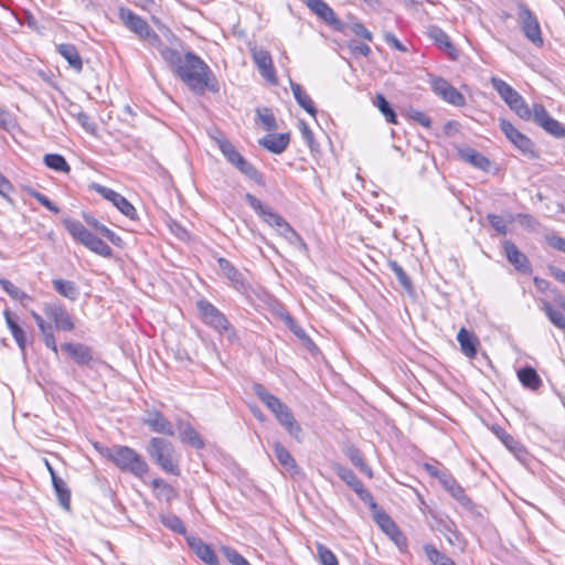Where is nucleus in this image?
Returning <instances> with one entry per match:
<instances>
[{
	"label": "nucleus",
	"mask_w": 565,
	"mask_h": 565,
	"mask_svg": "<svg viewBox=\"0 0 565 565\" xmlns=\"http://www.w3.org/2000/svg\"><path fill=\"white\" fill-rule=\"evenodd\" d=\"M160 55L192 92L203 94L205 90L212 93L220 90L214 73L195 53L190 51L182 56L179 51L162 46Z\"/></svg>",
	"instance_id": "f257e3e1"
},
{
	"label": "nucleus",
	"mask_w": 565,
	"mask_h": 565,
	"mask_svg": "<svg viewBox=\"0 0 565 565\" xmlns=\"http://www.w3.org/2000/svg\"><path fill=\"white\" fill-rule=\"evenodd\" d=\"M95 448L104 458L111 461L124 472L131 473L139 478L148 472V463L141 455L128 446L114 445L106 447L95 444Z\"/></svg>",
	"instance_id": "f03ea898"
},
{
	"label": "nucleus",
	"mask_w": 565,
	"mask_h": 565,
	"mask_svg": "<svg viewBox=\"0 0 565 565\" xmlns=\"http://www.w3.org/2000/svg\"><path fill=\"white\" fill-rule=\"evenodd\" d=\"M118 17L124 25L135 34H137L142 41H145L151 47L157 49L160 52L163 43L156 31L147 23L145 19L136 14L129 8L121 7L118 11Z\"/></svg>",
	"instance_id": "7ed1b4c3"
},
{
	"label": "nucleus",
	"mask_w": 565,
	"mask_h": 565,
	"mask_svg": "<svg viewBox=\"0 0 565 565\" xmlns=\"http://www.w3.org/2000/svg\"><path fill=\"white\" fill-rule=\"evenodd\" d=\"M63 223L71 236L90 252L106 258L113 256L111 247L90 233L79 221L65 220Z\"/></svg>",
	"instance_id": "20e7f679"
},
{
	"label": "nucleus",
	"mask_w": 565,
	"mask_h": 565,
	"mask_svg": "<svg viewBox=\"0 0 565 565\" xmlns=\"http://www.w3.org/2000/svg\"><path fill=\"white\" fill-rule=\"evenodd\" d=\"M147 450L149 456L163 471L179 476L180 469L174 461V448L169 440L153 437L150 439Z\"/></svg>",
	"instance_id": "39448f33"
},
{
	"label": "nucleus",
	"mask_w": 565,
	"mask_h": 565,
	"mask_svg": "<svg viewBox=\"0 0 565 565\" xmlns=\"http://www.w3.org/2000/svg\"><path fill=\"white\" fill-rule=\"evenodd\" d=\"M201 313L202 320L205 324L214 329L221 335H225L228 340L236 339V332L223 312H221L210 301L202 299L196 303Z\"/></svg>",
	"instance_id": "423d86ee"
},
{
	"label": "nucleus",
	"mask_w": 565,
	"mask_h": 565,
	"mask_svg": "<svg viewBox=\"0 0 565 565\" xmlns=\"http://www.w3.org/2000/svg\"><path fill=\"white\" fill-rule=\"evenodd\" d=\"M518 23L524 36L536 46H542L544 43L541 25L536 15L523 2L518 3Z\"/></svg>",
	"instance_id": "0eeeda50"
},
{
	"label": "nucleus",
	"mask_w": 565,
	"mask_h": 565,
	"mask_svg": "<svg viewBox=\"0 0 565 565\" xmlns=\"http://www.w3.org/2000/svg\"><path fill=\"white\" fill-rule=\"evenodd\" d=\"M501 131L505 137L524 154L529 158H537L534 149L533 141L524 134L519 131L509 120L500 119L499 122Z\"/></svg>",
	"instance_id": "6e6552de"
},
{
	"label": "nucleus",
	"mask_w": 565,
	"mask_h": 565,
	"mask_svg": "<svg viewBox=\"0 0 565 565\" xmlns=\"http://www.w3.org/2000/svg\"><path fill=\"white\" fill-rule=\"evenodd\" d=\"M430 86L434 93L450 105L461 107L466 104L465 96L443 77H431Z\"/></svg>",
	"instance_id": "1a4fd4ad"
},
{
	"label": "nucleus",
	"mask_w": 565,
	"mask_h": 565,
	"mask_svg": "<svg viewBox=\"0 0 565 565\" xmlns=\"http://www.w3.org/2000/svg\"><path fill=\"white\" fill-rule=\"evenodd\" d=\"M61 348L81 367L93 369L98 361L94 355L93 349L86 344L65 342Z\"/></svg>",
	"instance_id": "9d476101"
},
{
	"label": "nucleus",
	"mask_w": 565,
	"mask_h": 565,
	"mask_svg": "<svg viewBox=\"0 0 565 565\" xmlns=\"http://www.w3.org/2000/svg\"><path fill=\"white\" fill-rule=\"evenodd\" d=\"M533 120L553 137L565 138V127L559 121L552 118L543 105H533Z\"/></svg>",
	"instance_id": "9b49d317"
},
{
	"label": "nucleus",
	"mask_w": 565,
	"mask_h": 565,
	"mask_svg": "<svg viewBox=\"0 0 565 565\" xmlns=\"http://www.w3.org/2000/svg\"><path fill=\"white\" fill-rule=\"evenodd\" d=\"M43 311L56 330L72 331L75 328L72 316L62 305L45 303Z\"/></svg>",
	"instance_id": "f8f14e48"
},
{
	"label": "nucleus",
	"mask_w": 565,
	"mask_h": 565,
	"mask_svg": "<svg viewBox=\"0 0 565 565\" xmlns=\"http://www.w3.org/2000/svg\"><path fill=\"white\" fill-rule=\"evenodd\" d=\"M334 471L338 477L343 480L364 502H370L372 507H375L373 503V497L369 490L364 488L363 482L356 477V475L349 468L343 467L341 465L334 466Z\"/></svg>",
	"instance_id": "ddd939ff"
},
{
	"label": "nucleus",
	"mask_w": 565,
	"mask_h": 565,
	"mask_svg": "<svg viewBox=\"0 0 565 565\" xmlns=\"http://www.w3.org/2000/svg\"><path fill=\"white\" fill-rule=\"evenodd\" d=\"M252 57L260 75L269 83L277 84L276 71L268 51L254 46L250 49Z\"/></svg>",
	"instance_id": "4468645a"
},
{
	"label": "nucleus",
	"mask_w": 565,
	"mask_h": 565,
	"mask_svg": "<svg viewBox=\"0 0 565 565\" xmlns=\"http://www.w3.org/2000/svg\"><path fill=\"white\" fill-rule=\"evenodd\" d=\"M245 200L255 213L269 226L278 227L281 225L284 217L276 213L273 207L265 205L260 200L250 193L245 194Z\"/></svg>",
	"instance_id": "2eb2a0df"
},
{
	"label": "nucleus",
	"mask_w": 565,
	"mask_h": 565,
	"mask_svg": "<svg viewBox=\"0 0 565 565\" xmlns=\"http://www.w3.org/2000/svg\"><path fill=\"white\" fill-rule=\"evenodd\" d=\"M306 4L315 14L331 25L334 30L342 31V22L337 18L335 12L327 2L323 0H306Z\"/></svg>",
	"instance_id": "dca6fc26"
},
{
	"label": "nucleus",
	"mask_w": 565,
	"mask_h": 565,
	"mask_svg": "<svg viewBox=\"0 0 565 565\" xmlns=\"http://www.w3.org/2000/svg\"><path fill=\"white\" fill-rule=\"evenodd\" d=\"M492 431L519 461L523 463L526 462V460L529 459V452L519 440H516L512 435L507 433L500 426H493Z\"/></svg>",
	"instance_id": "f3484780"
},
{
	"label": "nucleus",
	"mask_w": 565,
	"mask_h": 565,
	"mask_svg": "<svg viewBox=\"0 0 565 565\" xmlns=\"http://www.w3.org/2000/svg\"><path fill=\"white\" fill-rule=\"evenodd\" d=\"M217 264L223 275L231 281L238 291L245 292L249 286L244 275L226 258L220 257Z\"/></svg>",
	"instance_id": "a211bd4d"
},
{
	"label": "nucleus",
	"mask_w": 565,
	"mask_h": 565,
	"mask_svg": "<svg viewBox=\"0 0 565 565\" xmlns=\"http://www.w3.org/2000/svg\"><path fill=\"white\" fill-rule=\"evenodd\" d=\"M503 249L509 263L512 264L518 271L523 274L531 273L532 267L529 258L525 254L519 250L514 243L511 241H504Z\"/></svg>",
	"instance_id": "6ab92c4d"
},
{
	"label": "nucleus",
	"mask_w": 565,
	"mask_h": 565,
	"mask_svg": "<svg viewBox=\"0 0 565 565\" xmlns=\"http://www.w3.org/2000/svg\"><path fill=\"white\" fill-rule=\"evenodd\" d=\"M3 317L6 320V324L10 330V333L13 337L17 345L21 350L22 354H25L28 338L25 330L20 324L18 316L13 315L9 309H6L3 311Z\"/></svg>",
	"instance_id": "aec40b11"
},
{
	"label": "nucleus",
	"mask_w": 565,
	"mask_h": 565,
	"mask_svg": "<svg viewBox=\"0 0 565 565\" xmlns=\"http://www.w3.org/2000/svg\"><path fill=\"white\" fill-rule=\"evenodd\" d=\"M186 542L195 555L207 565H218V557L211 545L204 543L200 537L188 536Z\"/></svg>",
	"instance_id": "412c9836"
},
{
	"label": "nucleus",
	"mask_w": 565,
	"mask_h": 565,
	"mask_svg": "<svg viewBox=\"0 0 565 565\" xmlns=\"http://www.w3.org/2000/svg\"><path fill=\"white\" fill-rule=\"evenodd\" d=\"M271 447L278 463L286 472H288L291 477L300 473V468L298 467L295 458L280 441H274Z\"/></svg>",
	"instance_id": "4be33fe9"
},
{
	"label": "nucleus",
	"mask_w": 565,
	"mask_h": 565,
	"mask_svg": "<svg viewBox=\"0 0 565 565\" xmlns=\"http://www.w3.org/2000/svg\"><path fill=\"white\" fill-rule=\"evenodd\" d=\"M278 423L288 431V434L295 438L298 443L302 441L303 431L301 426L296 420L291 409L289 407L285 408L279 415L276 417Z\"/></svg>",
	"instance_id": "5701e85b"
},
{
	"label": "nucleus",
	"mask_w": 565,
	"mask_h": 565,
	"mask_svg": "<svg viewBox=\"0 0 565 565\" xmlns=\"http://www.w3.org/2000/svg\"><path fill=\"white\" fill-rule=\"evenodd\" d=\"M440 482L446 490L455 498L462 507H470L471 500L466 494L463 488L448 473H443Z\"/></svg>",
	"instance_id": "b1692460"
},
{
	"label": "nucleus",
	"mask_w": 565,
	"mask_h": 565,
	"mask_svg": "<svg viewBox=\"0 0 565 565\" xmlns=\"http://www.w3.org/2000/svg\"><path fill=\"white\" fill-rule=\"evenodd\" d=\"M457 341L461 352L467 358L473 359L477 355L479 340L473 333L469 332L466 328H461L457 333Z\"/></svg>",
	"instance_id": "393cba45"
},
{
	"label": "nucleus",
	"mask_w": 565,
	"mask_h": 565,
	"mask_svg": "<svg viewBox=\"0 0 565 565\" xmlns=\"http://www.w3.org/2000/svg\"><path fill=\"white\" fill-rule=\"evenodd\" d=\"M57 53L63 56L68 65L77 73L83 70V61L77 47L71 43H61L56 45Z\"/></svg>",
	"instance_id": "a878e982"
},
{
	"label": "nucleus",
	"mask_w": 565,
	"mask_h": 565,
	"mask_svg": "<svg viewBox=\"0 0 565 565\" xmlns=\"http://www.w3.org/2000/svg\"><path fill=\"white\" fill-rule=\"evenodd\" d=\"M145 423L156 433L173 436L172 424L159 412H149Z\"/></svg>",
	"instance_id": "bb28decb"
},
{
	"label": "nucleus",
	"mask_w": 565,
	"mask_h": 565,
	"mask_svg": "<svg viewBox=\"0 0 565 565\" xmlns=\"http://www.w3.org/2000/svg\"><path fill=\"white\" fill-rule=\"evenodd\" d=\"M290 141L289 134L268 135L259 139V145L268 151L279 154L282 153L288 147Z\"/></svg>",
	"instance_id": "cd10ccee"
},
{
	"label": "nucleus",
	"mask_w": 565,
	"mask_h": 565,
	"mask_svg": "<svg viewBox=\"0 0 565 565\" xmlns=\"http://www.w3.org/2000/svg\"><path fill=\"white\" fill-rule=\"evenodd\" d=\"M459 156L463 161L482 171H487L490 168V160L473 148L466 147L460 149Z\"/></svg>",
	"instance_id": "c85d7f7f"
},
{
	"label": "nucleus",
	"mask_w": 565,
	"mask_h": 565,
	"mask_svg": "<svg viewBox=\"0 0 565 565\" xmlns=\"http://www.w3.org/2000/svg\"><path fill=\"white\" fill-rule=\"evenodd\" d=\"M428 35L440 49L445 50L451 58H456L457 51L444 30L438 26H433L429 29Z\"/></svg>",
	"instance_id": "c756f323"
},
{
	"label": "nucleus",
	"mask_w": 565,
	"mask_h": 565,
	"mask_svg": "<svg viewBox=\"0 0 565 565\" xmlns=\"http://www.w3.org/2000/svg\"><path fill=\"white\" fill-rule=\"evenodd\" d=\"M180 439L195 449H203L205 446L200 434L189 423L180 425Z\"/></svg>",
	"instance_id": "7c9ffc66"
},
{
	"label": "nucleus",
	"mask_w": 565,
	"mask_h": 565,
	"mask_svg": "<svg viewBox=\"0 0 565 565\" xmlns=\"http://www.w3.org/2000/svg\"><path fill=\"white\" fill-rule=\"evenodd\" d=\"M290 88L298 105L311 116H316L317 109L312 99L306 94L301 85L290 81Z\"/></svg>",
	"instance_id": "2f4dec72"
},
{
	"label": "nucleus",
	"mask_w": 565,
	"mask_h": 565,
	"mask_svg": "<svg viewBox=\"0 0 565 565\" xmlns=\"http://www.w3.org/2000/svg\"><path fill=\"white\" fill-rule=\"evenodd\" d=\"M52 484L57 497L58 503L64 510L70 511L71 490L68 489L66 482L61 477L53 476Z\"/></svg>",
	"instance_id": "473e14b6"
},
{
	"label": "nucleus",
	"mask_w": 565,
	"mask_h": 565,
	"mask_svg": "<svg viewBox=\"0 0 565 565\" xmlns=\"http://www.w3.org/2000/svg\"><path fill=\"white\" fill-rule=\"evenodd\" d=\"M52 285L57 294L72 301H75L79 296V289L74 281L57 278L52 280Z\"/></svg>",
	"instance_id": "72a5a7b5"
},
{
	"label": "nucleus",
	"mask_w": 565,
	"mask_h": 565,
	"mask_svg": "<svg viewBox=\"0 0 565 565\" xmlns=\"http://www.w3.org/2000/svg\"><path fill=\"white\" fill-rule=\"evenodd\" d=\"M345 456L350 459L352 465L356 467L362 473L372 477V469L365 463L363 454L355 446H348L344 450Z\"/></svg>",
	"instance_id": "f704fd0d"
},
{
	"label": "nucleus",
	"mask_w": 565,
	"mask_h": 565,
	"mask_svg": "<svg viewBox=\"0 0 565 565\" xmlns=\"http://www.w3.org/2000/svg\"><path fill=\"white\" fill-rule=\"evenodd\" d=\"M518 377L523 386L530 390H537L542 385V380L537 372L531 367L525 366L518 371Z\"/></svg>",
	"instance_id": "c9c22d12"
},
{
	"label": "nucleus",
	"mask_w": 565,
	"mask_h": 565,
	"mask_svg": "<svg viewBox=\"0 0 565 565\" xmlns=\"http://www.w3.org/2000/svg\"><path fill=\"white\" fill-rule=\"evenodd\" d=\"M423 548L426 557L433 565H457L450 557L439 552L433 544H425Z\"/></svg>",
	"instance_id": "e433bc0d"
},
{
	"label": "nucleus",
	"mask_w": 565,
	"mask_h": 565,
	"mask_svg": "<svg viewBox=\"0 0 565 565\" xmlns=\"http://www.w3.org/2000/svg\"><path fill=\"white\" fill-rule=\"evenodd\" d=\"M43 161L45 166L54 171L68 173L71 167L65 158L58 153H47L44 156Z\"/></svg>",
	"instance_id": "4c0bfd02"
},
{
	"label": "nucleus",
	"mask_w": 565,
	"mask_h": 565,
	"mask_svg": "<svg viewBox=\"0 0 565 565\" xmlns=\"http://www.w3.org/2000/svg\"><path fill=\"white\" fill-rule=\"evenodd\" d=\"M111 203L128 218H138V214L135 206L120 193L116 194V198L111 201Z\"/></svg>",
	"instance_id": "58836bf2"
},
{
	"label": "nucleus",
	"mask_w": 565,
	"mask_h": 565,
	"mask_svg": "<svg viewBox=\"0 0 565 565\" xmlns=\"http://www.w3.org/2000/svg\"><path fill=\"white\" fill-rule=\"evenodd\" d=\"M217 145L223 156L235 166L243 156L235 149V147L226 139H217Z\"/></svg>",
	"instance_id": "ea45409f"
},
{
	"label": "nucleus",
	"mask_w": 565,
	"mask_h": 565,
	"mask_svg": "<svg viewBox=\"0 0 565 565\" xmlns=\"http://www.w3.org/2000/svg\"><path fill=\"white\" fill-rule=\"evenodd\" d=\"M374 519L376 524L387 536H391L393 533H396L398 526L386 512H376Z\"/></svg>",
	"instance_id": "a19ab883"
},
{
	"label": "nucleus",
	"mask_w": 565,
	"mask_h": 565,
	"mask_svg": "<svg viewBox=\"0 0 565 565\" xmlns=\"http://www.w3.org/2000/svg\"><path fill=\"white\" fill-rule=\"evenodd\" d=\"M388 267L391 268V270L394 273V275L396 276L399 285L407 291V292H413V284H412V280L409 279V277L407 276V274L405 273V270L403 269V267L395 260H390L388 262Z\"/></svg>",
	"instance_id": "79ce46f5"
},
{
	"label": "nucleus",
	"mask_w": 565,
	"mask_h": 565,
	"mask_svg": "<svg viewBox=\"0 0 565 565\" xmlns=\"http://www.w3.org/2000/svg\"><path fill=\"white\" fill-rule=\"evenodd\" d=\"M317 558L321 565H339L335 554L324 544L316 542Z\"/></svg>",
	"instance_id": "37998d69"
},
{
	"label": "nucleus",
	"mask_w": 565,
	"mask_h": 565,
	"mask_svg": "<svg viewBox=\"0 0 565 565\" xmlns=\"http://www.w3.org/2000/svg\"><path fill=\"white\" fill-rule=\"evenodd\" d=\"M374 104L379 108V110L385 116L388 122H396V114L392 106L390 105V103L387 102V99L382 94H377L375 96Z\"/></svg>",
	"instance_id": "c03bdc74"
},
{
	"label": "nucleus",
	"mask_w": 565,
	"mask_h": 565,
	"mask_svg": "<svg viewBox=\"0 0 565 565\" xmlns=\"http://www.w3.org/2000/svg\"><path fill=\"white\" fill-rule=\"evenodd\" d=\"M510 109L513 110L521 119L531 120L533 119V108L531 109L526 104L525 99L520 96L516 102L509 105Z\"/></svg>",
	"instance_id": "a18cd8bd"
},
{
	"label": "nucleus",
	"mask_w": 565,
	"mask_h": 565,
	"mask_svg": "<svg viewBox=\"0 0 565 565\" xmlns=\"http://www.w3.org/2000/svg\"><path fill=\"white\" fill-rule=\"evenodd\" d=\"M161 523L178 534H185L186 529L182 520L174 514L161 515Z\"/></svg>",
	"instance_id": "49530a36"
},
{
	"label": "nucleus",
	"mask_w": 565,
	"mask_h": 565,
	"mask_svg": "<svg viewBox=\"0 0 565 565\" xmlns=\"http://www.w3.org/2000/svg\"><path fill=\"white\" fill-rule=\"evenodd\" d=\"M257 117L266 130L273 131L277 129L276 118L269 108H258Z\"/></svg>",
	"instance_id": "de8ad7c7"
},
{
	"label": "nucleus",
	"mask_w": 565,
	"mask_h": 565,
	"mask_svg": "<svg viewBox=\"0 0 565 565\" xmlns=\"http://www.w3.org/2000/svg\"><path fill=\"white\" fill-rule=\"evenodd\" d=\"M235 167L248 179H250L255 182H260V180H262L260 173L257 171V169L252 163H249L247 160H245L244 157L235 164Z\"/></svg>",
	"instance_id": "09e8293b"
},
{
	"label": "nucleus",
	"mask_w": 565,
	"mask_h": 565,
	"mask_svg": "<svg viewBox=\"0 0 565 565\" xmlns=\"http://www.w3.org/2000/svg\"><path fill=\"white\" fill-rule=\"evenodd\" d=\"M253 391L255 395L268 407L273 406V404L278 398L277 396L273 395L264 385L262 384H254Z\"/></svg>",
	"instance_id": "8fccbe9b"
},
{
	"label": "nucleus",
	"mask_w": 565,
	"mask_h": 565,
	"mask_svg": "<svg viewBox=\"0 0 565 565\" xmlns=\"http://www.w3.org/2000/svg\"><path fill=\"white\" fill-rule=\"evenodd\" d=\"M28 193L30 196L35 199L41 205L46 207L49 211L53 212L54 214L60 213V207L55 205L46 195L42 194L41 192L34 189H29Z\"/></svg>",
	"instance_id": "3c124183"
},
{
	"label": "nucleus",
	"mask_w": 565,
	"mask_h": 565,
	"mask_svg": "<svg viewBox=\"0 0 565 565\" xmlns=\"http://www.w3.org/2000/svg\"><path fill=\"white\" fill-rule=\"evenodd\" d=\"M491 84L503 100L514 92V88L501 78L492 77Z\"/></svg>",
	"instance_id": "603ef678"
},
{
	"label": "nucleus",
	"mask_w": 565,
	"mask_h": 565,
	"mask_svg": "<svg viewBox=\"0 0 565 565\" xmlns=\"http://www.w3.org/2000/svg\"><path fill=\"white\" fill-rule=\"evenodd\" d=\"M0 286L1 288L14 300H18V298H23V290H21L19 287H17L13 282L6 278L0 279Z\"/></svg>",
	"instance_id": "864d4df0"
},
{
	"label": "nucleus",
	"mask_w": 565,
	"mask_h": 565,
	"mask_svg": "<svg viewBox=\"0 0 565 565\" xmlns=\"http://www.w3.org/2000/svg\"><path fill=\"white\" fill-rule=\"evenodd\" d=\"M221 552L232 565H239L245 559L242 554L231 546H222Z\"/></svg>",
	"instance_id": "5fc2aeb1"
},
{
	"label": "nucleus",
	"mask_w": 565,
	"mask_h": 565,
	"mask_svg": "<svg viewBox=\"0 0 565 565\" xmlns=\"http://www.w3.org/2000/svg\"><path fill=\"white\" fill-rule=\"evenodd\" d=\"M77 122L85 129L86 132L94 135L96 132L97 126L95 121H93L88 114L85 111H79L76 115Z\"/></svg>",
	"instance_id": "6e6d98bb"
},
{
	"label": "nucleus",
	"mask_w": 565,
	"mask_h": 565,
	"mask_svg": "<svg viewBox=\"0 0 565 565\" xmlns=\"http://www.w3.org/2000/svg\"><path fill=\"white\" fill-rule=\"evenodd\" d=\"M488 221L490 222L491 226L502 235H505L508 233L507 224L502 216L493 213H489L487 215Z\"/></svg>",
	"instance_id": "4d7b16f0"
},
{
	"label": "nucleus",
	"mask_w": 565,
	"mask_h": 565,
	"mask_svg": "<svg viewBox=\"0 0 565 565\" xmlns=\"http://www.w3.org/2000/svg\"><path fill=\"white\" fill-rule=\"evenodd\" d=\"M299 129H300L301 136H302L303 140L306 141V143L308 145V147L311 150H315L316 143H315V138H313V132L311 131L309 126L306 124V121L299 120Z\"/></svg>",
	"instance_id": "13d9d810"
},
{
	"label": "nucleus",
	"mask_w": 565,
	"mask_h": 565,
	"mask_svg": "<svg viewBox=\"0 0 565 565\" xmlns=\"http://www.w3.org/2000/svg\"><path fill=\"white\" fill-rule=\"evenodd\" d=\"M102 236L106 237L111 244L116 246H120L122 243V239L119 235H117L114 231L108 228L106 225L98 226L97 231Z\"/></svg>",
	"instance_id": "bf43d9fd"
},
{
	"label": "nucleus",
	"mask_w": 565,
	"mask_h": 565,
	"mask_svg": "<svg viewBox=\"0 0 565 565\" xmlns=\"http://www.w3.org/2000/svg\"><path fill=\"white\" fill-rule=\"evenodd\" d=\"M408 114L409 117L417 124L424 126L425 128L431 127V120L425 113L420 110L411 109Z\"/></svg>",
	"instance_id": "052dcab7"
},
{
	"label": "nucleus",
	"mask_w": 565,
	"mask_h": 565,
	"mask_svg": "<svg viewBox=\"0 0 565 565\" xmlns=\"http://www.w3.org/2000/svg\"><path fill=\"white\" fill-rule=\"evenodd\" d=\"M93 189L98 194H100L105 200H107L109 202H111L116 198V194L118 193V192L114 191L113 189L107 188V186L102 185V184H98V183H94L93 184Z\"/></svg>",
	"instance_id": "680f3d73"
},
{
	"label": "nucleus",
	"mask_w": 565,
	"mask_h": 565,
	"mask_svg": "<svg viewBox=\"0 0 565 565\" xmlns=\"http://www.w3.org/2000/svg\"><path fill=\"white\" fill-rule=\"evenodd\" d=\"M290 245L297 247L298 249H306V243L302 237L292 230L285 238Z\"/></svg>",
	"instance_id": "e2e57ef3"
},
{
	"label": "nucleus",
	"mask_w": 565,
	"mask_h": 565,
	"mask_svg": "<svg viewBox=\"0 0 565 565\" xmlns=\"http://www.w3.org/2000/svg\"><path fill=\"white\" fill-rule=\"evenodd\" d=\"M351 31L366 41L371 42L373 40L372 33L360 22L353 23Z\"/></svg>",
	"instance_id": "0e129e2a"
},
{
	"label": "nucleus",
	"mask_w": 565,
	"mask_h": 565,
	"mask_svg": "<svg viewBox=\"0 0 565 565\" xmlns=\"http://www.w3.org/2000/svg\"><path fill=\"white\" fill-rule=\"evenodd\" d=\"M384 40L388 45H391L392 47L399 52L407 51L406 46L403 43H401V41L392 32H386L384 34Z\"/></svg>",
	"instance_id": "69168bd1"
},
{
	"label": "nucleus",
	"mask_w": 565,
	"mask_h": 565,
	"mask_svg": "<svg viewBox=\"0 0 565 565\" xmlns=\"http://www.w3.org/2000/svg\"><path fill=\"white\" fill-rule=\"evenodd\" d=\"M349 47H350V50L353 53H358V54H360L362 56H365V57L371 54L370 46L367 44H364V43L352 41V42H350Z\"/></svg>",
	"instance_id": "338daca9"
},
{
	"label": "nucleus",
	"mask_w": 565,
	"mask_h": 565,
	"mask_svg": "<svg viewBox=\"0 0 565 565\" xmlns=\"http://www.w3.org/2000/svg\"><path fill=\"white\" fill-rule=\"evenodd\" d=\"M547 243L551 247L565 253V238L552 235L547 237Z\"/></svg>",
	"instance_id": "774afa93"
}]
</instances>
